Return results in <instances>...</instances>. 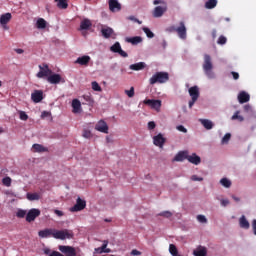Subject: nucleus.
<instances>
[{
	"label": "nucleus",
	"mask_w": 256,
	"mask_h": 256,
	"mask_svg": "<svg viewBox=\"0 0 256 256\" xmlns=\"http://www.w3.org/2000/svg\"><path fill=\"white\" fill-rule=\"evenodd\" d=\"M197 220H198V222H200L202 224H206L207 223V218L205 217V215H202V214L197 216Z\"/></svg>",
	"instance_id": "nucleus-47"
},
{
	"label": "nucleus",
	"mask_w": 256,
	"mask_h": 256,
	"mask_svg": "<svg viewBox=\"0 0 256 256\" xmlns=\"http://www.w3.org/2000/svg\"><path fill=\"white\" fill-rule=\"evenodd\" d=\"M194 256H207V248L205 246L199 245L197 249L193 251Z\"/></svg>",
	"instance_id": "nucleus-22"
},
{
	"label": "nucleus",
	"mask_w": 256,
	"mask_h": 256,
	"mask_svg": "<svg viewBox=\"0 0 256 256\" xmlns=\"http://www.w3.org/2000/svg\"><path fill=\"white\" fill-rule=\"evenodd\" d=\"M59 251L66 256H76V249L69 245H59Z\"/></svg>",
	"instance_id": "nucleus-6"
},
{
	"label": "nucleus",
	"mask_w": 256,
	"mask_h": 256,
	"mask_svg": "<svg viewBox=\"0 0 256 256\" xmlns=\"http://www.w3.org/2000/svg\"><path fill=\"white\" fill-rule=\"evenodd\" d=\"M177 130L181 133L187 134V129L183 125H178Z\"/></svg>",
	"instance_id": "nucleus-54"
},
{
	"label": "nucleus",
	"mask_w": 256,
	"mask_h": 256,
	"mask_svg": "<svg viewBox=\"0 0 256 256\" xmlns=\"http://www.w3.org/2000/svg\"><path fill=\"white\" fill-rule=\"evenodd\" d=\"M169 31L171 32V33H186V26H185V24H184V22H180V26L179 27H175V26H171L170 28H169Z\"/></svg>",
	"instance_id": "nucleus-18"
},
{
	"label": "nucleus",
	"mask_w": 256,
	"mask_h": 256,
	"mask_svg": "<svg viewBox=\"0 0 256 256\" xmlns=\"http://www.w3.org/2000/svg\"><path fill=\"white\" fill-rule=\"evenodd\" d=\"M127 20L128 21H134V23H138L139 25H141V23H142L140 20L135 18V16H129V17H127Z\"/></svg>",
	"instance_id": "nucleus-51"
},
{
	"label": "nucleus",
	"mask_w": 256,
	"mask_h": 256,
	"mask_svg": "<svg viewBox=\"0 0 256 256\" xmlns=\"http://www.w3.org/2000/svg\"><path fill=\"white\" fill-rule=\"evenodd\" d=\"M187 160L191 164L196 165V166L201 163V158L196 153H193L192 155H188Z\"/></svg>",
	"instance_id": "nucleus-23"
},
{
	"label": "nucleus",
	"mask_w": 256,
	"mask_h": 256,
	"mask_svg": "<svg viewBox=\"0 0 256 256\" xmlns=\"http://www.w3.org/2000/svg\"><path fill=\"white\" fill-rule=\"evenodd\" d=\"M86 207V201L82 200L80 197L77 198L76 204L70 208L71 212H80Z\"/></svg>",
	"instance_id": "nucleus-10"
},
{
	"label": "nucleus",
	"mask_w": 256,
	"mask_h": 256,
	"mask_svg": "<svg viewBox=\"0 0 256 256\" xmlns=\"http://www.w3.org/2000/svg\"><path fill=\"white\" fill-rule=\"evenodd\" d=\"M95 130L103 134H108L109 128L104 120H99L95 126Z\"/></svg>",
	"instance_id": "nucleus-11"
},
{
	"label": "nucleus",
	"mask_w": 256,
	"mask_h": 256,
	"mask_svg": "<svg viewBox=\"0 0 256 256\" xmlns=\"http://www.w3.org/2000/svg\"><path fill=\"white\" fill-rule=\"evenodd\" d=\"M101 33H113V29L108 26H102Z\"/></svg>",
	"instance_id": "nucleus-49"
},
{
	"label": "nucleus",
	"mask_w": 256,
	"mask_h": 256,
	"mask_svg": "<svg viewBox=\"0 0 256 256\" xmlns=\"http://www.w3.org/2000/svg\"><path fill=\"white\" fill-rule=\"evenodd\" d=\"M92 27V21L88 18H85L80 23V31H88Z\"/></svg>",
	"instance_id": "nucleus-19"
},
{
	"label": "nucleus",
	"mask_w": 256,
	"mask_h": 256,
	"mask_svg": "<svg viewBox=\"0 0 256 256\" xmlns=\"http://www.w3.org/2000/svg\"><path fill=\"white\" fill-rule=\"evenodd\" d=\"M169 251L172 256H178V250L177 247L174 244H170Z\"/></svg>",
	"instance_id": "nucleus-40"
},
{
	"label": "nucleus",
	"mask_w": 256,
	"mask_h": 256,
	"mask_svg": "<svg viewBox=\"0 0 256 256\" xmlns=\"http://www.w3.org/2000/svg\"><path fill=\"white\" fill-rule=\"evenodd\" d=\"M19 118L21 121H27L28 120V115L24 111L19 112Z\"/></svg>",
	"instance_id": "nucleus-48"
},
{
	"label": "nucleus",
	"mask_w": 256,
	"mask_h": 256,
	"mask_svg": "<svg viewBox=\"0 0 256 256\" xmlns=\"http://www.w3.org/2000/svg\"><path fill=\"white\" fill-rule=\"evenodd\" d=\"M180 39H187V34L186 33H179Z\"/></svg>",
	"instance_id": "nucleus-63"
},
{
	"label": "nucleus",
	"mask_w": 256,
	"mask_h": 256,
	"mask_svg": "<svg viewBox=\"0 0 256 256\" xmlns=\"http://www.w3.org/2000/svg\"><path fill=\"white\" fill-rule=\"evenodd\" d=\"M125 94H126L129 98H133L134 95H135L134 87H131L130 90H125Z\"/></svg>",
	"instance_id": "nucleus-46"
},
{
	"label": "nucleus",
	"mask_w": 256,
	"mask_h": 256,
	"mask_svg": "<svg viewBox=\"0 0 256 256\" xmlns=\"http://www.w3.org/2000/svg\"><path fill=\"white\" fill-rule=\"evenodd\" d=\"M73 113L78 114L81 110V102L78 99L72 101Z\"/></svg>",
	"instance_id": "nucleus-27"
},
{
	"label": "nucleus",
	"mask_w": 256,
	"mask_h": 256,
	"mask_svg": "<svg viewBox=\"0 0 256 256\" xmlns=\"http://www.w3.org/2000/svg\"><path fill=\"white\" fill-rule=\"evenodd\" d=\"M25 216H27L26 210L19 209L16 213L17 218L23 219Z\"/></svg>",
	"instance_id": "nucleus-43"
},
{
	"label": "nucleus",
	"mask_w": 256,
	"mask_h": 256,
	"mask_svg": "<svg viewBox=\"0 0 256 256\" xmlns=\"http://www.w3.org/2000/svg\"><path fill=\"white\" fill-rule=\"evenodd\" d=\"M41 214L39 209L32 208L29 210V212L26 214V222L31 223L35 221L37 217H39Z\"/></svg>",
	"instance_id": "nucleus-9"
},
{
	"label": "nucleus",
	"mask_w": 256,
	"mask_h": 256,
	"mask_svg": "<svg viewBox=\"0 0 256 256\" xmlns=\"http://www.w3.org/2000/svg\"><path fill=\"white\" fill-rule=\"evenodd\" d=\"M231 139V134L230 133H227L223 139H222V144H227Z\"/></svg>",
	"instance_id": "nucleus-50"
},
{
	"label": "nucleus",
	"mask_w": 256,
	"mask_h": 256,
	"mask_svg": "<svg viewBox=\"0 0 256 256\" xmlns=\"http://www.w3.org/2000/svg\"><path fill=\"white\" fill-rule=\"evenodd\" d=\"M185 160H188V152L187 151H180L177 153V155L174 157V162H183Z\"/></svg>",
	"instance_id": "nucleus-17"
},
{
	"label": "nucleus",
	"mask_w": 256,
	"mask_h": 256,
	"mask_svg": "<svg viewBox=\"0 0 256 256\" xmlns=\"http://www.w3.org/2000/svg\"><path fill=\"white\" fill-rule=\"evenodd\" d=\"M141 41H142V38L140 36L126 38V42L132 43V45H138V43H141Z\"/></svg>",
	"instance_id": "nucleus-31"
},
{
	"label": "nucleus",
	"mask_w": 256,
	"mask_h": 256,
	"mask_svg": "<svg viewBox=\"0 0 256 256\" xmlns=\"http://www.w3.org/2000/svg\"><path fill=\"white\" fill-rule=\"evenodd\" d=\"M217 3H218L217 0H208L205 3V7H206V9H215Z\"/></svg>",
	"instance_id": "nucleus-35"
},
{
	"label": "nucleus",
	"mask_w": 256,
	"mask_h": 256,
	"mask_svg": "<svg viewBox=\"0 0 256 256\" xmlns=\"http://www.w3.org/2000/svg\"><path fill=\"white\" fill-rule=\"evenodd\" d=\"M40 71L37 73V78L42 79L45 77H49L52 74V71L49 69L47 64H43V66L39 65Z\"/></svg>",
	"instance_id": "nucleus-8"
},
{
	"label": "nucleus",
	"mask_w": 256,
	"mask_h": 256,
	"mask_svg": "<svg viewBox=\"0 0 256 256\" xmlns=\"http://www.w3.org/2000/svg\"><path fill=\"white\" fill-rule=\"evenodd\" d=\"M200 123L204 126L206 130H212L214 124L209 119H200Z\"/></svg>",
	"instance_id": "nucleus-28"
},
{
	"label": "nucleus",
	"mask_w": 256,
	"mask_h": 256,
	"mask_svg": "<svg viewBox=\"0 0 256 256\" xmlns=\"http://www.w3.org/2000/svg\"><path fill=\"white\" fill-rule=\"evenodd\" d=\"M131 255L133 256H140L141 255V252L137 249H133L132 252H131Z\"/></svg>",
	"instance_id": "nucleus-59"
},
{
	"label": "nucleus",
	"mask_w": 256,
	"mask_h": 256,
	"mask_svg": "<svg viewBox=\"0 0 256 256\" xmlns=\"http://www.w3.org/2000/svg\"><path fill=\"white\" fill-rule=\"evenodd\" d=\"M144 104L151 107L152 109L158 111L161 108V101L154 99H146L144 100Z\"/></svg>",
	"instance_id": "nucleus-12"
},
{
	"label": "nucleus",
	"mask_w": 256,
	"mask_h": 256,
	"mask_svg": "<svg viewBox=\"0 0 256 256\" xmlns=\"http://www.w3.org/2000/svg\"><path fill=\"white\" fill-rule=\"evenodd\" d=\"M47 81L51 85L65 84L66 80L60 74H50Z\"/></svg>",
	"instance_id": "nucleus-7"
},
{
	"label": "nucleus",
	"mask_w": 256,
	"mask_h": 256,
	"mask_svg": "<svg viewBox=\"0 0 256 256\" xmlns=\"http://www.w3.org/2000/svg\"><path fill=\"white\" fill-rule=\"evenodd\" d=\"M226 41H227V38L222 35L219 37L218 43L219 45H225Z\"/></svg>",
	"instance_id": "nucleus-52"
},
{
	"label": "nucleus",
	"mask_w": 256,
	"mask_h": 256,
	"mask_svg": "<svg viewBox=\"0 0 256 256\" xmlns=\"http://www.w3.org/2000/svg\"><path fill=\"white\" fill-rule=\"evenodd\" d=\"M231 74H232V76H233V79L235 80V81H237V80H239V78H240V75H239V73L238 72H231Z\"/></svg>",
	"instance_id": "nucleus-58"
},
{
	"label": "nucleus",
	"mask_w": 256,
	"mask_h": 256,
	"mask_svg": "<svg viewBox=\"0 0 256 256\" xmlns=\"http://www.w3.org/2000/svg\"><path fill=\"white\" fill-rule=\"evenodd\" d=\"M252 228H253V231H254V235L256 236V219H254L253 222H252Z\"/></svg>",
	"instance_id": "nucleus-62"
},
{
	"label": "nucleus",
	"mask_w": 256,
	"mask_h": 256,
	"mask_svg": "<svg viewBox=\"0 0 256 256\" xmlns=\"http://www.w3.org/2000/svg\"><path fill=\"white\" fill-rule=\"evenodd\" d=\"M169 81L168 72H157L149 80L150 85L165 84Z\"/></svg>",
	"instance_id": "nucleus-3"
},
{
	"label": "nucleus",
	"mask_w": 256,
	"mask_h": 256,
	"mask_svg": "<svg viewBox=\"0 0 256 256\" xmlns=\"http://www.w3.org/2000/svg\"><path fill=\"white\" fill-rule=\"evenodd\" d=\"M53 238L57 240H66V239H72L73 238V232L68 229L63 230H53Z\"/></svg>",
	"instance_id": "nucleus-4"
},
{
	"label": "nucleus",
	"mask_w": 256,
	"mask_h": 256,
	"mask_svg": "<svg viewBox=\"0 0 256 256\" xmlns=\"http://www.w3.org/2000/svg\"><path fill=\"white\" fill-rule=\"evenodd\" d=\"M191 180L194 182H202L203 177H198L197 175H192Z\"/></svg>",
	"instance_id": "nucleus-53"
},
{
	"label": "nucleus",
	"mask_w": 256,
	"mask_h": 256,
	"mask_svg": "<svg viewBox=\"0 0 256 256\" xmlns=\"http://www.w3.org/2000/svg\"><path fill=\"white\" fill-rule=\"evenodd\" d=\"M44 254L49 256H65L64 254L60 253L59 251H52L49 248L44 249Z\"/></svg>",
	"instance_id": "nucleus-32"
},
{
	"label": "nucleus",
	"mask_w": 256,
	"mask_h": 256,
	"mask_svg": "<svg viewBox=\"0 0 256 256\" xmlns=\"http://www.w3.org/2000/svg\"><path fill=\"white\" fill-rule=\"evenodd\" d=\"M158 216L169 219V218H171L173 216V214L170 211H163V212H160L158 214Z\"/></svg>",
	"instance_id": "nucleus-41"
},
{
	"label": "nucleus",
	"mask_w": 256,
	"mask_h": 256,
	"mask_svg": "<svg viewBox=\"0 0 256 256\" xmlns=\"http://www.w3.org/2000/svg\"><path fill=\"white\" fill-rule=\"evenodd\" d=\"M220 183H221V185H222L223 187H225V188H230L231 185H232V182H231L228 178H222V179L220 180Z\"/></svg>",
	"instance_id": "nucleus-36"
},
{
	"label": "nucleus",
	"mask_w": 256,
	"mask_h": 256,
	"mask_svg": "<svg viewBox=\"0 0 256 256\" xmlns=\"http://www.w3.org/2000/svg\"><path fill=\"white\" fill-rule=\"evenodd\" d=\"M203 70L205 72V75L209 78V79H215V73L213 72V63H212V59L211 56L208 54L204 55V63H203Z\"/></svg>",
	"instance_id": "nucleus-1"
},
{
	"label": "nucleus",
	"mask_w": 256,
	"mask_h": 256,
	"mask_svg": "<svg viewBox=\"0 0 256 256\" xmlns=\"http://www.w3.org/2000/svg\"><path fill=\"white\" fill-rule=\"evenodd\" d=\"M53 234H54V229H51V228L40 230L38 233L40 238H49L51 236L53 237Z\"/></svg>",
	"instance_id": "nucleus-20"
},
{
	"label": "nucleus",
	"mask_w": 256,
	"mask_h": 256,
	"mask_svg": "<svg viewBox=\"0 0 256 256\" xmlns=\"http://www.w3.org/2000/svg\"><path fill=\"white\" fill-rule=\"evenodd\" d=\"M109 9L112 13H116L118 11H121L122 6L118 2V0H109Z\"/></svg>",
	"instance_id": "nucleus-15"
},
{
	"label": "nucleus",
	"mask_w": 256,
	"mask_h": 256,
	"mask_svg": "<svg viewBox=\"0 0 256 256\" xmlns=\"http://www.w3.org/2000/svg\"><path fill=\"white\" fill-rule=\"evenodd\" d=\"M155 127H156V124H155L154 121H150V122L148 123V128H149V130H154Z\"/></svg>",
	"instance_id": "nucleus-57"
},
{
	"label": "nucleus",
	"mask_w": 256,
	"mask_h": 256,
	"mask_svg": "<svg viewBox=\"0 0 256 256\" xmlns=\"http://www.w3.org/2000/svg\"><path fill=\"white\" fill-rule=\"evenodd\" d=\"M240 112L239 111H236L235 114L232 116V120H239L240 122H243L244 121V117L239 115Z\"/></svg>",
	"instance_id": "nucleus-42"
},
{
	"label": "nucleus",
	"mask_w": 256,
	"mask_h": 256,
	"mask_svg": "<svg viewBox=\"0 0 256 256\" xmlns=\"http://www.w3.org/2000/svg\"><path fill=\"white\" fill-rule=\"evenodd\" d=\"M92 90L95 91V92H101L102 91L100 85L96 81L92 82Z\"/></svg>",
	"instance_id": "nucleus-44"
},
{
	"label": "nucleus",
	"mask_w": 256,
	"mask_h": 256,
	"mask_svg": "<svg viewBox=\"0 0 256 256\" xmlns=\"http://www.w3.org/2000/svg\"><path fill=\"white\" fill-rule=\"evenodd\" d=\"M27 199L29 201H38L40 200V195L38 193H27Z\"/></svg>",
	"instance_id": "nucleus-34"
},
{
	"label": "nucleus",
	"mask_w": 256,
	"mask_h": 256,
	"mask_svg": "<svg viewBox=\"0 0 256 256\" xmlns=\"http://www.w3.org/2000/svg\"><path fill=\"white\" fill-rule=\"evenodd\" d=\"M11 18H12L11 13H5L0 16V25L1 27H3V29H8L7 23L11 21Z\"/></svg>",
	"instance_id": "nucleus-14"
},
{
	"label": "nucleus",
	"mask_w": 256,
	"mask_h": 256,
	"mask_svg": "<svg viewBox=\"0 0 256 256\" xmlns=\"http://www.w3.org/2000/svg\"><path fill=\"white\" fill-rule=\"evenodd\" d=\"M121 46L119 42H116L114 45H112L110 47V51H112V53H119V51L121 50Z\"/></svg>",
	"instance_id": "nucleus-37"
},
{
	"label": "nucleus",
	"mask_w": 256,
	"mask_h": 256,
	"mask_svg": "<svg viewBox=\"0 0 256 256\" xmlns=\"http://www.w3.org/2000/svg\"><path fill=\"white\" fill-rule=\"evenodd\" d=\"M153 142H154V145L159 147V148H163L165 142H166V139L162 136V134H158L156 136H154L153 138Z\"/></svg>",
	"instance_id": "nucleus-16"
},
{
	"label": "nucleus",
	"mask_w": 256,
	"mask_h": 256,
	"mask_svg": "<svg viewBox=\"0 0 256 256\" xmlns=\"http://www.w3.org/2000/svg\"><path fill=\"white\" fill-rule=\"evenodd\" d=\"M15 53H18V55H21L22 53H24V50L21 48H17L15 49Z\"/></svg>",
	"instance_id": "nucleus-64"
},
{
	"label": "nucleus",
	"mask_w": 256,
	"mask_h": 256,
	"mask_svg": "<svg viewBox=\"0 0 256 256\" xmlns=\"http://www.w3.org/2000/svg\"><path fill=\"white\" fill-rule=\"evenodd\" d=\"M35 27H36L37 29H46V27H47V22H46V20L43 19V18H38V20H37V22H36V24H35Z\"/></svg>",
	"instance_id": "nucleus-30"
},
{
	"label": "nucleus",
	"mask_w": 256,
	"mask_h": 256,
	"mask_svg": "<svg viewBox=\"0 0 256 256\" xmlns=\"http://www.w3.org/2000/svg\"><path fill=\"white\" fill-rule=\"evenodd\" d=\"M230 204V201L228 199H221V205L223 207H227Z\"/></svg>",
	"instance_id": "nucleus-56"
},
{
	"label": "nucleus",
	"mask_w": 256,
	"mask_h": 256,
	"mask_svg": "<svg viewBox=\"0 0 256 256\" xmlns=\"http://www.w3.org/2000/svg\"><path fill=\"white\" fill-rule=\"evenodd\" d=\"M189 94L192 98V100L189 102V108L191 109L194 104L198 101V98L200 96L199 87L193 86L189 89Z\"/></svg>",
	"instance_id": "nucleus-5"
},
{
	"label": "nucleus",
	"mask_w": 256,
	"mask_h": 256,
	"mask_svg": "<svg viewBox=\"0 0 256 256\" xmlns=\"http://www.w3.org/2000/svg\"><path fill=\"white\" fill-rule=\"evenodd\" d=\"M83 138H85V139H91L92 138V133H91V131L90 130H87V129H85L84 131H83Z\"/></svg>",
	"instance_id": "nucleus-45"
},
{
	"label": "nucleus",
	"mask_w": 256,
	"mask_h": 256,
	"mask_svg": "<svg viewBox=\"0 0 256 256\" xmlns=\"http://www.w3.org/2000/svg\"><path fill=\"white\" fill-rule=\"evenodd\" d=\"M32 149L35 153H44L48 151V149L41 144H33Z\"/></svg>",
	"instance_id": "nucleus-29"
},
{
	"label": "nucleus",
	"mask_w": 256,
	"mask_h": 256,
	"mask_svg": "<svg viewBox=\"0 0 256 256\" xmlns=\"http://www.w3.org/2000/svg\"><path fill=\"white\" fill-rule=\"evenodd\" d=\"M118 53L119 55H121V57H128V54L124 50H122V48Z\"/></svg>",
	"instance_id": "nucleus-61"
},
{
	"label": "nucleus",
	"mask_w": 256,
	"mask_h": 256,
	"mask_svg": "<svg viewBox=\"0 0 256 256\" xmlns=\"http://www.w3.org/2000/svg\"><path fill=\"white\" fill-rule=\"evenodd\" d=\"M89 61H91L90 56L84 55V56L78 57L77 60L75 61V63L77 65H82V66L86 67L88 65Z\"/></svg>",
	"instance_id": "nucleus-21"
},
{
	"label": "nucleus",
	"mask_w": 256,
	"mask_h": 256,
	"mask_svg": "<svg viewBox=\"0 0 256 256\" xmlns=\"http://www.w3.org/2000/svg\"><path fill=\"white\" fill-rule=\"evenodd\" d=\"M50 116H51L50 112L43 111L42 114H41V119H45V118L50 117Z\"/></svg>",
	"instance_id": "nucleus-55"
},
{
	"label": "nucleus",
	"mask_w": 256,
	"mask_h": 256,
	"mask_svg": "<svg viewBox=\"0 0 256 256\" xmlns=\"http://www.w3.org/2000/svg\"><path fill=\"white\" fill-rule=\"evenodd\" d=\"M238 100H239L240 104L248 103L250 101V95L248 93H246L245 91H242L238 95Z\"/></svg>",
	"instance_id": "nucleus-24"
},
{
	"label": "nucleus",
	"mask_w": 256,
	"mask_h": 256,
	"mask_svg": "<svg viewBox=\"0 0 256 256\" xmlns=\"http://www.w3.org/2000/svg\"><path fill=\"white\" fill-rule=\"evenodd\" d=\"M239 225L240 228L248 230L250 229V223L249 221L246 219L245 215H242L240 220H239Z\"/></svg>",
	"instance_id": "nucleus-25"
},
{
	"label": "nucleus",
	"mask_w": 256,
	"mask_h": 256,
	"mask_svg": "<svg viewBox=\"0 0 256 256\" xmlns=\"http://www.w3.org/2000/svg\"><path fill=\"white\" fill-rule=\"evenodd\" d=\"M54 213L58 216V217H62L64 215V213L61 210L55 209Z\"/></svg>",
	"instance_id": "nucleus-60"
},
{
	"label": "nucleus",
	"mask_w": 256,
	"mask_h": 256,
	"mask_svg": "<svg viewBox=\"0 0 256 256\" xmlns=\"http://www.w3.org/2000/svg\"><path fill=\"white\" fill-rule=\"evenodd\" d=\"M146 67V64L144 62H139V63H135V64H131L130 65V70L132 71H142L144 70Z\"/></svg>",
	"instance_id": "nucleus-26"
},
{
	"label": "nucleus",
	"mask_w": 256,
	"mask_h": 256,
	"mask_svg": "<svg viewBox=\"0 0 256 256\" xmlns=\"http://www.w3.org/2000/svg\"><path fill=\"white\" fill-rule=\"evenodd\" d=\"M153 5H161L154 8L152 12L153 17L156 19L163 17L164 13H166L168 9L167 3L163 0H154Z\"/></svg>",
	"instance_id": "nucleus-2"
},
{
	"label": "nucleus",
	"mask_w": 256,
	"mask_h": 256,
	"mask_svg": "<svg viewBox=\"0 0 256 256\" xmlns=\"http://www.w3.org/2000/svg\"><path fill=\"white\" fill-rule=\"evenodd\" d=\"M31 100L33 103L38 104L43 100V91L42 90H34L31 94Z\"/></svg>",
	"instance_id": "nucleus-13"
},
{
	"label": "nucleus",
	"mask_w": 256,
	"mask_h": 256,
	"mask_svg": "<svg viewBox=\"0 0 256 256\" xmlns=\"http://www.w3.org/2000/svg\"><path fill=\"white\" fill-rule=\"evenodd\" d=\"M95 251L99 254L102 253H110L111 249L110 248H103V245L101 247L95 248Z\"/></svg>",
	"instance_id": "nucleus-39"
},
{
	"label": "nucleus",
	"mask_w": 256,
	"mask_h": 256,
	"mask_svg": "<svg viewBox=\"0 0 256 256\" xmlns=\"http://www.w3.org/2000/svg\"><path fill=\"white\" fill-rule=\"evenodd\" d=\"M55 3H57L58 9H67L68 7L67 0H55Z\"/></svg>",
	"instance_id": "nucleus-33"
},
{
	"label": "nucleus",
	"mask_w": 256,
	"mask_h": 256,
	"mask_svg": "<svg viewBox=\"0 0 256 256\" xmlns=\"http://www.w3.org/2000/svg\"><path fill=\"white\" fill-rule=\"evenodd\" d=\"M12 179L9 176H6L2 179L3 186L9 188L11 187Z\"/></svg>",
	"instance_id": "nucleus-38"
}]
</instances>
